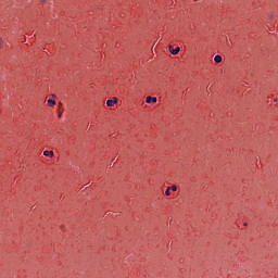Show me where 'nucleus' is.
Instances as JSON below:
<instances>
[{
    "mask_svg": "<svg viewBox=\"0 0 278 278\" xmlns=\"http://www.w3.org/2000/svg\"><path fill=\"white\" fill-rule=\"evenodd\" d=\"M165 195H166V197H170V187H168V188L166 189Z\"/></svg>",
    "mask_w": 278,
    "mask_h": 278,
    "instance_id": "nucleus-7",
    "label": "nucleus"
},
{
    "mask_svg": "<svg viewBox=\"0 0 278 278\" xmlns=\"http://www.w3.org/2000/svg\"><path fill=\"white\" fill-rule=\"evenodd\" d=\"M214 62H215V64H220V62H223V56H220V55H215V58H214Z\"/></svg>",
    "mask_w": 278,
    "mask_h": 278,
    "instance_id": "nucleus-4",
    "label": "nucleus"
},
{
    "mask_svg": "<svg viewBox=\"0 0 278 278\" xmlns=\"http://www.w3.org/2000/svg\"><path fill=\"white\" fill-rule=\"evenodd\" d=\"M45 1H47V0H41V3H45Z\"/></svg>",
    "mask_w": 278,
    "mask_h": 278,
    "instance_id": "nucleus-11",
    "label": "nucleus"
},
{
    "mask_svg": "<svg viewBox=\"0 0 278 278\" xmlns=\"http://www.w3.org/2000/svg\"><path fill=\"white\" fill-rule=\"evenodd\" d=\"M48 105H50V108H53V105H55V100L49 99L48 100Z\"/></svg>",
    "mask_w": 278,
    "mask_h": 278,
    "instance_id": "nucleus-6",
    "label": "nucleus"
},
{
    "mask_svg": "<svg viewBox=\"0 0 278 278\" xmlns=\"http://www.w3.org/2000/svg\"><path fill=\"white\" fill-rule=\"evenodd\" d=\"M116 103H118V98H113V100H112V99H109V100L106 101L108 108H112L113 105H116Z\"/></svg>",
    "mask_w": 278,
    "mask_h": 278,
    "instance_id": "nucleus-1",
    "label": "nucleus"
},
{
    "mask_svg": "<svg viewBox=\"0 0 278 278\" xmlns=\"http://www.w3.org/2000/svg\"><path fill=\"white\" fill-rule=\"evenodd\" d=\"M2 45H3V39L0 38V48L2 47Z\"/></svg>",
    "mask_w": 278,
    "mask_h": 278,
    "instance_id": "nucleus-9",
    "label": "nucleus"
},
{
    "mask_svg": "<svg viewBox=\"0 0 278 278\" xmlns=\"http://www.w3.org/2000/svg\"><path fill=\"white\" fill-rule=\"evenodd\" d=\"M146 103H157V98L156 97L148 96L146 98Z\"/></svg>",
    "mask_w": 278,
    "mask_h": 278,
    "instance_id": "nucleus-3",
    "label": "nucleus"
},
{
    "mask_svg": "<svg viewBox=\"0 0 278 278\" xmlns=\"http://www.w3.org/2000/svg\"><path fill=\"white\" fill-rule=\"evenodd\" d=\"M43 155H45L46 157H49V155H50V157H53V151H48V150H46V151H43Z\"/></svg>",
    "mask_w": 278,
    "mask_h": 278,
    "instance_id": "nucleus-5",
    "label": "nucleus"
},
{
    "mask_svg": "<svg viewBox=\"0 0 278 278\" xmlns=\"http://www.w3.org/2000/svg\"><path fill=\"white\" fill-rule=\"evenodd\" d=\"M275 102H277V99H274Z\"/></svg>",
    "mask_w": 278,
    "mask_h": 278,
    "instance_id": "nucleus-12",
    "label": "nucleus"
},
{
    "mask_svg": "<svg viewBox=\"0 0 278 278\" xmlns=\"http://www.w3.org/2000/svg\"><path fill=\"white\" fill-rule=\"evenodd\" d=\"M168 50L172 53V55H177L179 51H181V48L177 47L176 49H174L173 46H169Z\"/></svg>",
    "mask_w": 278,
    "mask_h": 278,
    "instance_id": "nucleus-2",
    "label": "nucleus"
},
{
    "mask_svg": "<svg viewBox=\"0 0 278 278\" xmlns=\"http://www.w3.org/2000/svg\"><path fill=\"white\" fill-rule=\"evenodd\" d=\"M170 189L173 192H177V186L173 185Z\"/></svg>",
    "mask_w": 278,
    "mask_h": 278,
    "instance_id": "nucleus-8",
    "label": "nucleus"
},
{
    "mask_svg": "<svg viewBox=\"0 0 278 278\" xmlns=\"http://www.w3.org/2000/svg\"><path fill=\"white\" fill-rule=\"evenodd\" d=\"M59 118H62V114H59Z\"/></svg>",
    "mask_w": 278,
    "mask_h": 278,
    "instance_id": "nucleus-10",
    "label": "nucleus"
}]
</instances>
